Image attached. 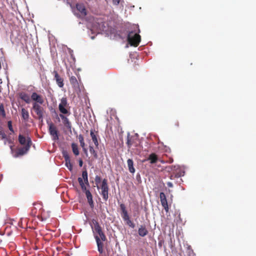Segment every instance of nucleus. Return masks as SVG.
<instances>
[{
  "label": "nucleus",
  "instance_id": "obj_1",
  "mask_svg": "<svg viewBox=\"0 0 256 256\" xmlns=\"http://www.w3.org/2000/svg\"><path fill=\"white\" fill-rule=\"evenodd\" d=\"M140 30L138 25L134 26L132 30L128 35V40L129 44L134 46H138L140 42V36L139 34Z\"/></svg>",
  "mask_w": 256,
  "mask_h": 256
},
{
  "label": "nucleus",
  "instance_id": "obj_2",
  "mask_svg": "<svg viewBox=\"0 0 256 256\" xmlns=\"http://www.w3.org/2000/svg\"><path fill=\"white\" fill-rule=\"evenodd\" d=\"M120 207L121 212V216L122 217L124 222H126V224L132 228H134L136 226L135 224L130 220V216L128 214L125 204L123 203H121L120 204Z\"/></svg>",
  "mask_w": 256,
  "mask_h": 256
},
{
  "label": "nucleus",
  "instance_id": "obj_3",
  "mask_svg": "<svg viewBox=\"0 0 256 256\" xmlns=\"http://www.w3.org/2000/svg\"><path fill=\"white\" fill-rule=\"evenodd\" d=\"M98 189H101L100 194L104 200L106 201L108 198V180L106 178H104L102 184L100 186H97Z\"/></svg>",
  "mask_w": 256,
  "mask_h": 256
},
{
  "label": "nucleus",
  "instance_id": "obj_4",
  "mask_svg": "<svg viewBox=\"0 0 256 256\" xmlns=\"http://www.w3.org/2000/svg\"><path fill=\"white\" fill-rule=\"evenodd\" d=\"M32 144V142L31 140H28V144H26L22 147L18 148L16 150L14 154V157L18 158L26 154L28 151L30 150Z\"/></svg>",
  "mask_w": 256,
  "mask_h": 256
},
{
  "label": "nucleus",
  "instance_id": "obj_5",
  "mask_svg": "<svg viewBox=\"0 0 256 256\" xmlns=\"http://www.w3.org/2000/svg\"><path fill=\"white\" fill-rule=\"evenodd\" d=\"M58 110L60 114H64L66 116H70V112L69 110V106L68 100L66 98H62L60 100V102L58 104Z\"/></svg>",
  "mask_w": 256,
  "mask_h": 256
},
{
  "label": "nucleus",
  "instance_id": "obj_6",
  "mask_svg": "<svg viewBox=\"0 0 256 256\" xmlns=\"http://www.w3.org/2000/svg\"><path fill=\"white\" fill-rule=\"evenodd\" d=\"M92 222L94 226V228L92 227V228L93 229V232L96 233L102 241H106V236L103 232L102 227L98 222L94 220H92Z\"/></svg>",
  "mask_w": 256,
  "mask_h": 256
},
{
  "label": "nucleus",
  "instance_id": "obj_7",
  "mask_svg": "<svg viewBox=\"0 0 256 256\" xmlns=\"http://www.w3.org/2000/svg\"><path fill=\"white\" fill-rule=\"evenodd\" d=\"M48 132L50 136L54 140L58 139V132L56 126L52 122H48Z\"/></svg>",
  "mask_w": 256,
  "mask_h": 256
},
{
  "label": "nucleus",
  "instance_id": "obj_8",
  "mask_svg": "<svg viewBox=\"0 0 256 256\" xmlns=\"http://www.w3.org/2000/svg\"><path fill=\"white\" fill-rule=\"evenodd\" d=\"M76 9L78 12V14H76L77 16L84 18L87 14L86 10L83 4H76Z\"/></svg>",
  "mask_w": 256,
  "mask_h": 256
},
{
  "label": "nucleus",
  "instance_id": "obj_9",
  "mask_svg": "<svg viewBox=\"0 0 256 256\" xmlns=\"http://www.w3.org/2000/svg\"><path fill=\"white\" fill-rule=\"evenodd\" d=\"M32 109L38 116L39 120H42L43 118L44 108L38 104L34 102L32 104Z\"/></svg>",
  "mask_w": 256,
  "mask_h": 256
},
{
  "label": "nucleus",
  "instance_id": "obj_10",
  "mask_svg": "<svg viewBox=\"0 0 256 256\" xmlns=\"http://www.w3.org/2000/svg\"><path fill=\"white\" fill-rule=\"evenodd\" d=\"M160 198L162 206H163L166 212H168L169 208L165 194L163 192H160Z\"/></svg>",
  "mask_w": 256,
  "mask_h": 256
},
{
  "label": "nucleus",
  "instance_id": "obj_11",
  "mask_svg": "<svg viewBox=\"0 0 256 256\" xmlns=\"http://www.w3.org/2000/svg\"><path fill=\"white\" fill-rule=\"evenodd\" d=\"M59 116L61 118L62 122L64 126L68 130H70L72 128V124L68 118H67L68 116L64 114H60Z\"/></svg>",
  "mask_w": 256,
  "mask_h": 256
},
{
  "label": "nucleus",
  "instance_id": "obj_12",
  "mask_svg": "<svg viewBox=\"0 0 256 256\" xmlns=\"http://www.w3.org/2000/svg\"><path fill=\"white\" fill-rule=\"evenodd\" d=\"M53 74H54V80H56L58 86L60 88H62L64 86L63 78L58 74V72L56 70H54L53 72Z\"/></svg>",
  "mask_w": 256,
  "mask_h": 256
},
{
  "label": "nucleus",
  "instance_id": "obj_13",
  "mask_svg": "<svg viewBox=\"0 0 256 256\" xmlns=\"http://www.w3.org/2000/svg\"><path fill=\"white\" fill-rule=\"evenodd\" d=\"M31 98L37 104L38 103L42 104L44 102V100L42 96L38 94L35 92L32 93L31 95Z\"/></svg>",
  "mask_w": 256,
  "mask_h": 256
},
{
  "label": "nucleus",
  "instance_id": "obj_14",
  "mask_svg": "<svg viewBox=\"0 0 256 256\" xmlns=\"http://www.w3.org/2000/svg\"><path fill=\"white\" fill-rule=\"evenodd\" d=\"M63 156L64 158V160L66 162V166L70 170H72V164L70 162V160L69 155L66 152H64Z\"/></svg>",
  "mask_w": 256,
  "mask_h": 256
},
{
  "label": "nucleus",
  "instance_id": "obj_15",
  "mask_svg": "<svg viewBox=\"0 0 256 256\" xmlns=\"http://www.w3.org/2000/svg\"><path fill=\"white\" fill-rule=\"evenodd\" d=\"M90 135L94 145L96 147H98V132H95L94 129H92L90 132Z\"/></svg>",
  "mask_w": 256,
  "mask_h": 256
},
{
  "label": "nucleus",
  "instance_id": "obj_16",
  "mask_svg": "<svg viewBox=\"0 0 256 256\" xmlns=\"http://www.w3.org/2000/svg\"><path fill=\"white\" fill-rule=\"evenodd\" d=\"M28 140H31L29 136H25L21 134H20L18 135V142L21 145H22L23 146H24L25 145L28 144Z\"/></svg>",
  "mask_w": 256,
  "mask_h": 256
},
{
  "label": "nucleus",
  "instance_id": "obj_17",
  "mask_svg": "<svg viewBox=\"0 0 256 256\" xmlns=\"http://www.w3.org/2000/svg\"><path fill=\"white\" fill-rule=\"evenodd\" d=\"M94 238L96 240V244L98 246V251L99 252L100 254L103 253V252H104V250H103L104 244L101 242V240H102L101 239H100V238H99L98 235H95Z\"/></svg>",
  "mask_w": 256,
  "mask_h": 256
},
{
  "label": "nucleus",
  "instance_id": "obj_18",
  "mask_svg": "<svg viewBox=\"0 0 256 256\" xmlns=\"http://www.w3.org/2000/svg\"><path fill=\"white\" fill-rule=\"evenodd\" d=\"M70 82L72 86L74 88H79V84L76 76H72L70 78Z\"/></svg>",
  "mask_w": 256,
  "mask_h": 256
},
{
  "label": "nucleus",
  "instance_id": "obj_19",
  "mask_svg": "<svg viewBox=\"0 0 256 256\" xmlns=\"http://www.w3.org/2000/svg\"><path fill=\"white\" fill-rule=\"evenodd\" d=\"M128 170L131 174H134L136 172L134 166V161L132 159L129 158L127 160Z\"/></svg>",
  "mask_w": 256,
  "mask_h": 256
},
{
  "label": "nucleus",
  "instance_id": "obj_20",
  "mask_svg": "<svg viewBox=\"0 0 256 256\" xmlns=\"http://www.w3.org/2000/svg\"><path fill=\"white\" fill-rule=\"evenodd\" d=\"M138 234L142 237L146 236L148 234V230L144 226H140L138 230Z\"/></svg>",
  "mask_w": 256,
  "mask_h": 256
},
{
  "label": "nucleus",
  "instance_id": "obj_21",
  "mask_svg": "<svg viewBox=\"0 0 256 256\" xmlns=\"http://www.w3.org/2000/svg\"><path fill=\"white\" fill-rule=\"evenodd\" d=\"M19 96L22 100L27 104H29L30 102V98L28 94L24 92L20 93Z\"/></svg>",
  "mask_w": 256,
  "mask_h": 256
},
{
  "label": "nucleus",
  "instance_id": "obj_22",
  "mask_svg": "<svg viewBox=\"0 0 256 256\" xmlns=\"http://www.w3.org/2000/svg\"><path fill=\"white\" fill-rule=\"evenodd\" d=\"M86 196L88 202L91 208L94 207V202L92 200V196L90 190L86 191Z\"/></svg>",
  "mask_w": 256,
  "mask_h": 256
},
{
  "label": "nucleus",
  "instance_id": "obj_23",
  "mask_svg": "<svg viewBox=\"0 0 256 256\" xmlns=\"http://www.w3.org/2000/svg\"><path fill=\"white\" fill-rule=\"evenodd\" d=\"M147 160H150L151 164H155L158 160V156L154 153H152L149 155Z\"/></svg>",
  "mask_w": 256,
  "mask_h": 256
},
{
  "label": "nucleus",
  "instance_id": "obj_24",
  "mask_svg": "<svg viewBox=\"0 0 256 256\" xmlns=\"http://www.w3.org/2000/svg\"><path fill=\"white\" fill-rule=\"evenodd\" d=\"M134 138L133 136H130V135L128 136L126 144L128 148H130L132 146H134Z\"/></svg>",
  "mask_w": 256,
  "mask_h": 256
},
{
  "label": "nucleus",
  "instance_id": "obj_25",
  "mask_svg": "<svg viewBox=\"0 0 256 256\" xmlns=\"http://www.w3.org/2000/svg\"><path fill=\"white\" fill-rule=\"evenodd\" d=\"M22 116L24 120H28L29 118V114L28 111L24 108L22 109Z\"/></svg>",
  "mask_w": 256,
  "mask_h": 256
},
{
  "label": "nucleus",
  "instance_id": "obj_26",
  "mask_svg": "<svg viewBox=\"0 0 256 256\" xmlns=\"http://www.w3.org/2000/svg\"><path fill=\"white\" fill-rule=\"evenodd\" d=\"M82 178H83L84 182L88 185H89L88 181V172L86 170L82 171Z\"/></svg>",
  "mask_w": 256,
  "mask_h": 256
},
{
  "label": "nucleus",
  "instance_id": "obj_27",
  "mask_svg": "<svg viewBox=\"0 0 256 256\" xmlns=\"http://www.w3.org/2000/svg\"><path fill=\"white\" fill-rule=\"evenodd\" d=\"M72 152H73L74 154L76 156L78 155L79 154V150H78V145L74 143H72Z\"/></svg>",
  "mask_w": 256,
  "mask_h": 256
},
{
  "label": "nucleus",
  "instance_id": "obj_28",
  "mask_svg": "<svg viewBox=\"0 0 256 256\" xmlns=\"http://www.w3.org/2000/svg\"><path fill=\"white\" fill-rule=\"evenodd\" d=\"M90 152L93 155L94 157L95 158H97L98 157L97 152L96 151L94 150V148L92 146H90Z\"/></svg>",
  "mask_w": 256,
  "mask_h": 256
},
{
  "label": "nucleus",
  "instance_id": "obj_29",
  "mask_svg": "<svg viewBox=\"0 0 256 256\" xmlns=\"http://www.w3.org/2000/svg\"><path fill=\"white\" fill-rule=\"evenodd\" d=\"M0 114L3 118L6 117V112L4 108V106L2 104H0Z\"/></svg>",
  "mask_w": 256,
  "mask_h": 256
},
{
  "label": "nucleus",
  "instance_id": "obj_30",
  "mask_svg": "<svg viewBox=\"0 0 256 256\" xmlns=\"http://www.w3.org/2000/svg\"><path fill=\"white\" fill-rule=\"evenodd\" d=\"M6 134L4 131L2 130H0V137L1 140H4L6 138Z\"/></svg>",
  "mask_w": 256,
  "mask_h": 256
},
{
  "label": "nucleus",
  "instance_id": "obj_31",
  "mask_svg": "<svg viewBox=\"0 0 256 256\" xmlns=\"http://www.w3.org/2000/svg\"><path fill=\"white\" fill-rule=\"evenodd\" d=\"M8 128L12 132H14V130H13V128H12V122L11 121H8Z\"/></svg>",
  "mask_w": 256,
  "mask_h": 256
},
{
  "label": "nucleus",
  "instance_id": "obj_32",
  "mask_svg": "<svg viewBox=\"0 0 256 256\" xmlns=\"http://www.w3.org/2000/svg\"><path fill=\"white\" fill-rule=\"evenodd\" d=\"M96 184L98 185L101 182V178L98 176H96L95 178Z\"/></svg>",
  "mask_w": 256,
  "mask_h": 256
},
{
  "label": "nucleus",
  "instance_id": "obj_33",
  "mask_svg": "<svg viewBox=\"0 0 256 256\" xmlns=\"http://www.w3.org/2000/svg\"><path fill=\"white\" fill-rule=\"evenodd\" d=\"M4 144H6L7 142L10 144H12L13 143V142L10 138H8L6 136V138L4 139Z\"/></svg>",
  "mask_w": 256,
  "mask_h": 256
},
{
  "label": "nucleus",
  "instance_id": "obj_34",
  "mask_svg": "<svg viewBox=\"0 0 256 256\" xmlns=\"http://www.w3.org/2000/svg\"><path fill=\"white\" fill-rule=\"evenodd\" d=\"M80 146H82V148H83L85 152H86V148H84L85 147V143H84V142H80Z\"/></svg>",
  "mask_w": 256,
  "mask_h": 256
},
{
  "label": "nucleus",
  "instance_id": "obj_35",
  "mask_svg": "<svg viewBox=\"0 0 256 256\" xmlns=\"http://www.w3.org/2000/svg\"><path fill=\"white\" fill-rule=\"evenodd\" d=\"M80 187H81V188H82V190L85 193L86 192V191H88V190H86V186H85L84 184H82L80 185Z\"/></svg>",
  "mask_w": 256,
  "mask_h": 256
},
{
  "label": "nucleus",
  "instance_id": "obj_36",
  "mask_svg": "<svg viewBox=\"0 0 256 256\" xmlns=\"http://www.w3.org/2000/svg\"><path fill=\"white\" fill-rule=\"evenodd\" d=\"M78 182L80 184V185H81V184H84V182L83 181V178H78Z\"/></svg>",
  "mask_w": 256,
  "mask_h": 256
},
{
  "label": "nucleus",
  "instance_id": "obj_37",
  "mask_svg": "<svg viewBox=\"0 0 256 256\" xmlns=\"http://www.w3.org/2000/svg\"><path fill=\"white\" fill-rule=\"evenodd\" d=\"M80 142L84 141V136L82 134H80L78 136Z\"/></svg>",
  "mask_w": 256,
  "mask_h": 256
},
{
  "label": "nucleus",
  "instance_id": "obj_38",
  "mask_svg": "<svg viewBox=\"0 0 256 256\" xmlns=\"http://www.w3.org/2000/svg\"><path fill=\"white\" fill-rule=\"evenodd\" d=\"M120 2V0H112L113 4L118 5Z\"/></svg>",
  "mask_w": 256,
  "mask_h": 256
},
{
  "label": "nucleus",
  "instance_id": "obj_39",
  "mask_svg": "<svg viewBox=\"0 0 256 256\" xmlns=\"http://www.w3.org/2000/svg\"><path fill=\"white\" fill-rule=\"evenodd\" d=\"M10 149L11 150L12 154L14 155V152L16 150H14V146H10Z\"/></svg>",
  "mask_w": 256,
  "mask_h": 256
},
{
  "label": "nucleus",
  "instance_id": "obj_40",
  "mask_svg": "<svg viewBox=\"0 0 256 256\" xmlns=\"http://www.w3.org/2000/svg\"><path fill=\"white\" fill-rule=\"evenodd\" d=\"M78 164H79V166H80V167H82V166L83 162H82V159H80L78 160Z\"/></svg>",
  "mask_w": 256,
  "mask_h": 256
},
{
  "label": "nucleus",
  "instance_id": "obj_41",
  "mask_svg": "<svg viewBox=\"0 0 256 256\" xmlns=\"http://www.w3.org/2000/svg\"><path fill=\"white\" fill-rule=\"evenodd\" d=\"M167 185L168 187L172 188L173 186V184L171 182H167Z\"/></svg>",
  "mask_w": 256,
  "mask_h": 256
},
{
  "label": "nucleus",
  "instance_id": "obj_42",
  "mask_svg": "<svg viewBox=\"0 0 256 256\" xmlns=\"http://www.w3.org/2000/svg\"><path fill=\"white\" fill-rule=\"evenodd\" d=\"M54 112L55 113L56 118H58V114L57 112H56V110H54Z\"/></svg>",
  "mask_w": 256,
  "mask_h": 256
},
{
  "label": "nucleus",
  "instance_id": "obj_43",
  "mask_svg": "<svg viewBox=\"0 0 256 256\" xmlns=\"http://www.w3.org/2000/svg\"><path fill=\"white\" fill-rule=\"evenodd\" d=\"M35 210H36L35 208H32V212H36Z\"/></svg>",
  "mask_w": 256,
  "mask_h": 256
},
{
  "label": "nucleus",
  "instance_id": "obj_44",
  "mask_svg": "<svg viewBox=\"0 0 256 256\" xmlns=\"http://www.w3.org/2000/svg\"><path fill=\"white\" fill-rule=\"evenodd\" d=\"M172 176H170V179H172Z\"/></svg>",
  "mask_w": 256,
  "mask_h": 256
}]
</instances>
